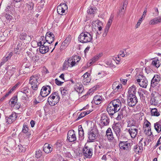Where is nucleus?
I'll list each match as a JSON object with an SVG mask.
<instances>
[{"label":"nucleus","mask_w":161,"mask_h":161,"mask_svg":"<svg viewBox=\"0 0 161 161\" xmlns=\"http://www.w3.org/2000/svg\"><path fill=\"white\" fill-rule=\"evenodd\" d=\"M40 75L39 74H34L30 78L29 84L31 85V88L35 91L37 90L39 82Z\"/></svg>","instance_id":"nucleus-1"},{"label":"nucleus","mask_w":161,"mask_h":161,"mask_svg":"<svg viewBox=\"0 0 161 161\" xmlns=\"http://www.w3.org/2000/svg\"><path fill=\"white\" fill-rule=\"evenodd\" d=\"M92 39V35L89 32L86 31L81 33L78 37V41L83 43L89 42Z\"/></svg>","instance_id":"nucleus-2"},{"label":"nucleus","mask_w":161,"mask_h":161,"mask_svg":"<svg viewBox=\"0 0 161 161\" xmlns=\"http://www.w3.org/2000/svg\"><path fill=\"white\" fill-rule=\"evenodd\" d=\"M77 56H72V57L67 58L65 60L63 64V70H67L69 67L71 68L75 66L76 62L75 58H77Z\"/></svg>","instance_id":"nucleus-3"},{"label":"nucleus","mask_w":161,"mask_h":161,"mask_svg":"<svg viewBox=\"0 0 161 161\" xmlns=\"http://www.w3.org/2000/svg\"><path fill=\"white\" fill-rule=\"evenodd\" d=\"M138 78L137 80V82L139 83V85L142 87L146 88L148 84V81L146 77L141 75H138Z\"/></svg>","instance_id":"nucleus-4"},{"label":"nucleus","mask_w":161,"mask_h":161,"mask_svg":"<svg viewBox=\"0 0 161 161\" xmlns=\"http://www.w3.org/2000/svg\"><path fill=\"white\" fill-rule=\"evenodd\" d=\"M138 102V100L136 95H128L127 103L130 107L134 106Z\"/></svg>","instance_id":"nucleus-5"},{"label":"nucleus","mask_w":161,"mask_h":161,"mask_svg":"<svg viewBox=\"0 0 161 161\" xmlns=\"http://www.w3.org/2000/svg\"><path fill=\"white\" fill-rule=\"evenodd\" d=\"M133 144L129 142L128 141H120L119 147L120 149L123 150H131Z\"/></svg>","instance_id":"nucleus-6"},{"label":"nucleus","mask_w":161,"mask_h":161,"mask_svg":"<svg viewBox=\"0 0 161 161\" xmlns=\"http://www.w3.org/2000/svg\"><path fill=\"white\" fill-rule=\"evenodd\" d=\"M112 128L116 136H119L121 134V129L122 128L121 123L119 122L116 123L114 122Z\"/></svg>","instance_id":"nucleus-7"},{"label":"nucleus","mask_w":161,"mask_h":161,"mask_svg":"<svg viewBox=\"0 0 161 161\" xmlns=\"http://www.w3.org/2000/svg\"><path fill=\"white\" fill-rule=\"evenodd\" d=\"M51 87L49 85L43 86L40 92V95L43 97H45L51 92Z\"/></svg>","instance_id":"nucleus-8"},{"label":"nucleus","mask_w":161,"mask_h":161,"mask_svg":"<svg viewBox=\"0 0 161 161\" xmlns=\"http://www.w3.org/2000/svg\"><path fill=\"white\" fill-rule=\"evenodd\" d=\"M106 110L110 116L113 115L115 113L119 110V109L117 108L111 103L108 104Z\"/></svg>","instance_id":"nucleus-9"},{"label":"nucleus","mask_w":161,"mask_h":161,"mask_svg":"<svg viewBox=\"0 0 161 161\" xmlns=\"http://www.w3.org/2000/svg\"><path fill=\"white\" fill-rule=\"evenodd\" d=\"M45 42H37V45L40 47L39 52L42 54H45L47 53L49 50V47L45 45Z\"/></svg>","instance_id":"nucleus-10"},{"label":"nucleus","mask_w":161,"mask_h":161,"mask_svg":"<svg viewBox=\"0 0 161 161\" xmlns=\"http://www.w3.org/2000/svg\"><path fill=\"white\" fill-rule=\"evenodd\" d=\"M97 130L95 129L89 130L88 132V137L89 142H92L96 138Z\"/></svg>","instance_id":"nucleus-11"},{"label":"nucleus","mask_w":161,"mask_h":161,"mask_svg":"<svg viewBox=\"0 0 161 161\" xmlns=\"http://www.w3.org/2000/svg\"><path fill=\"white\" fill-rule=\"evenodd\" d=\"M55 94L56 92H53L48 98L47 102L51 106H54L58 103V102H56V100H55L56 97Z\"/></svg>","instance_id":"nucleus-12"},{"label":"nucleus","mask_w":161,"mask_h":161,"mask_svg":"<svg viewBox=\"0 0 161 161\" xmlns=\"http://www.w3.org/2000/svg\"><path fill=\"white\" fill-rule=\"evenodd\" d=\"M109 119L108 117L105 114H103L101 115L100 123L103 126L108 125L109 123Z\"/></svg>","instance_id":"nucleus-13"},{"label":"nucleus","mask_w":161,"mask_h":161,"mask_svg":"<svg viewBox=\"0 0 161 161\" xmlns=\"http://www.w3.org/2000/svg\"><path fill=\"white\" fill-rule=\"evenodd\" d=\"M67 6L66 4L61 3L57 7V13L59 14L63 15V14L64 13L65 10H67Z\"/></svg>","instance_id":"nucleus-14"},{"label":"nucleus","mask_w":161,"mask_h":161,"mask_svg":"<svg viewBox=\"0 0 161 161\" xmlns=\"http://www.w3.org/2000/svg\"><path fill=\"white\" fill-rule=\"evenodd\" d=\"M67 140L70 142H73L76 139L75 131L73 130H69L67 133Z\"/></svg>","instance_id":"nucleus-15"},{"label":"nucleus","mask_w":161,"mask_h":161,"mask_svg":"<svg viewBox=\"0 0 161 161\" xmlns=\"http://www.w3.org/2000/svg\"><path fill=\"white\" fill-rule=\"evenodd\" d=\"M45 40L48 43H52L54 40V36L53 33L50 31L46 33Z\"/></svg>","instance_id":"nucleus-16"},{"label":"nucleus","mask_w":161,"mask_h":161,"mask_svg":"<svg viewBox=\"0 0 161 161\" xmlns=\"http://www.w3.org/2000/svg\"><path fill=\"white\" fill-rule=\"evenodd\" d=\"M20 39L24 41L26 43L29 42L31 40V37L30 36L27 35L25 33L22 32L21 33L19 36Z\"/></svg>","instance_id":"nucleus-17"},{"label":"nucleus","mask_w":161,"mask_h":161,"mask_svg":"<svg viewBox=\"0 0 161 161\" xmlns=\"http://www.w3.org/2000/svg\"><path fill=\"white\" fill-rule=\"evenodd\" d=\"M71 40V36L69 35L67 37L65 40L62 43V45L60 47L61 49H64L66 48L68 46Z\"/></svg>","instance_id":"nucleus-18"},{"label":"nucleus","mask_w":161,"mask_h":161,"mask_svg":"<svg viewBox=\"0 0 161 161\" xmlns=\"http://www.w3.org/2000/svg\"><path fill=\"white\" fill-rule=\"evenodd\" d=\"M21 41L19 40H16L15 42L16 44L17 45L16 47L14 48V52L15 53H17L20 50L22 49V44H23Z\"/></svg>","instance_id":"nucleus-19"},{"label":"nucleus","mask_w":161,"mask_h":161,"mask_svg":"<svg viewBox=\"0 0 161 161\" xmlns=\"http://www.w3.org/2000/svg\"><path fill=\"white\" fill-rule=\"evenodd\" d=\"M128 130L132 138H135L137 135L138 130L136 128L131 127Z\"/></svg>","instance_id":"nucleus-20"},{"label":"nucleus","mask_w":161,"mask_h":161,"mask_svg":"<svg viewBox=\"0 0 161 161\" xmlns=\"http://www.w3.org/2000/svg\"><path fill=\"white\" fill-rule=\"evenodd\" d=\"M75 90L79 93H81L84 90V86L81 83H77L75 86Z\"/></svg>","instance_id":"nucleus-21"},{"label":"nucleus","mask_w":161,"mask_h":161,"mask_svg":"<svg viewBox=\"0 0 161 161\" xmlns=\"http://www.w3.org/2000/svg\"><path fill=\"white\" fill-rule=\"evenodd\" d=\"M106 136L108 140L109 141H112L114 138L112 130L110 128H109L106 131Z\"/></svg>","instance_id":"nucleus-22"},{"label":"nucleus","mask_w":161,"mask_h":161,"mask_svg":"<svg viewBox=\"0 0 161 161\" xmlns=\"http://www.w3.org/2000/svg\"><path fill=\"white\" fill-rule=\"evenodd\" d=\"M63 144L64 143L63 142L60 141H58L55 144L54 147L56 148L57 150H64V147L63 146Z\"/></svg>","instance_id":"nucleus-23"},{"label":"nucleus","mask_w":161,"mask_h":161,"mask_svg":"<svg viewBox=\"0 0 161 161\" xmlns=\"http://www.w3.org/2000/svg\"><path fill=\"white\" fill-rule=\"evenodd\" d=\"M103 55V53H99V54H97L93 58H92V59L89 61V63L90 66L91 65H92L93 63L97 61Z\"/></svg>","instance_id":"nucleus-24"},{"label":"nucleus","mask_w":161,"mask_h":161,"mask_svg":"<svg viewBox=\"0 0 161 161\" xmlns=\"http://www.w3.org/2000/svg\"><path fill=\"white\" fill-rule=\"evenodd\" d=\"M79 138L80 140H82L84 138V131L81 125L78 126Z\"/></svg>","instance_id":"nucleus-25"},{"label":"nucleus","mask_w":161,"mask_h":161,"mask_svg":"<svg viewBox=\"0 0 161 161\" xmlns=\"http://www.w3.org/2000/svg\"><path fill=\"white\" fill-rule=\"evenodd\" d=\"M102 97L99 95H96L94 96L92 103L93 102L96 105L100 104L102 101Z\"/></svg>","instance_id":"nucleus-26"},{"label":"nucleus","mask_w":161,"mask_h":161,"mask_svg":"<svg viewBox=\"0 0 161 161\" xmlns=\"http://www.w3.org/2000/svg\"><path fill=\"white\" fill-rule=\"evenodd\" d=\"M12 53H10L8 54V55L7 56L3 58L2 59V61L0 64V67L11 58V57L12 56Z\"/></svg>","instance_id":"nucleus-27"},{"label":"nucleus","mask_w":161,"mask_h":161,"mask_svg":"<svg viewBox=\"0 0 161 161\" xmlns=\"http://www.w3.org/2000/svg\"><path fill=\"white\" fill-rule=\"evenodd\" d=\"M110 103H111L112 104L114 105L117 108L119 109V110L120 109V108L119 106L121 105V102L119 99H115L113 100Z\"/></svg>","instance_id":"nucleus-28"},{"label":"nucleus","mask_w":161,"mask_h":161,"mask_svg":"<svg viewBox=\"0 0 161 161\" xmlns=\"http://www.w3.org/2000/svg\"><path fill=\"white\" fill-rule=\"evenodd\" d=\"M136 87L134 85H133L128 89V95H136Z\"/></svg>","instance_id":"nucleus-29"},{"label":"nucleus","mask_w":161,"mask_h":161,"mask_svg":"<svg viewBox=\"0 0 161 161\" xmlns=\"http://www.w3.org/2000/svg\"><path fill=\"white\" fill-rule=\"evenodd\" d=\"M22 132L23 133L25 134L26 136H28V137L30 136L31 135L30 132L29 131L28 127L27 125H23Z\"/></svg>","instance_id":"nucleus-30"},{"label":"nucleus","mask_w":161,"mask_h":161,"mask_svg":"<svg viewBox=\"0 0 161 161\" xmlns=\"http://www.w3.org/2000/svg\"><path fill=\"white\" fill-rule=\"evenodd\" d=\"M119 112L125 118H126L127 116V109L125 106L122 108L120 109Z\"/></svg>","instance_id":"nucleus-31"},{"label":"nucleus","mask_w":161,"mask_h":161,"mask_svg":"<svg viewBox=\"0 0 161 161\" xmlns=\"http://www.w3.org/2000/svg\"><path fill=\"white\" fill-rule=\"evenodd\" d=\"M43 151H52L53 148L52 145L49 144L48 143H46L44 145L43 147Z\"/></svg>","instance_id":"nucleus-32"},{"label":"nucleus","mask_w":161,"mask_h":161,"mask_svg":"<svg viewBox=\"0 0 161 161\" xmlns=\"http://www.w3.org/2000/svg\"><path fill=\"white\" fill-rule=\"evenodd\" d=\"M133 150L134 151H139L140 150L143 151L142 145L141 142H139L138 144L133 146Z\"/></svg>","instance_id":"nucleus-33"},{"label":"nucleus","mask_w":161,"mask_h":161,"mask_svg":"<svg viewBox=\"0 0 161 161\" xmlns=\"http://www.w3.org/2000/svg\"><path fill=\"white\" fill-rule=\"evenodd\" d=\"M60 90L63 97L65 96L68 93V88L67 87H61L60 88Z\"/></svg>","instance_id":"nucleus-34"},{"label":"nucleus","mask_w":161,"mask_h":161,"mask_svg":"<svg viewBox=\"0 0 161 161\" xmlns=\"http://www.w3.org/2000/svg\"><path fill=\"white\" fill-rule=\"evenodd\" d=\"M160 122L159 121L154 124V128L158 133L161 131V125L160 124Z\"/></svg>","instance_id":"nucleus-35"},{"label":"nucleus","mask_w":161,"mask_h":161,"mask_svg":"<svg viewBox=\"0 0 161 161\" xmlns=\"http://www.w3.org/2000/svg\"><path fill=\"white\" fill-rule=\"evenodd\" d=\"M119 11L118 13V16L121 17L125 13L126 9L123 7L122 6L119 8Z\"/></svg>","instance_id":"nucleus-36"},{"label":"nucleus","mask_w":161,"mask_h":161,"mask_svg":"<svg viewBox=\"0 0 161 161\" xmlns=\"http://www.w3.org/2000/svg\"><path fill=\"white\" fill-rule=\"evenodd\" d=\"M151 114L152 115L158 116L160 115L158 111L156 108H152L151 110Z\"/></svg>","instance_id":"nucleus-37"},{"label":"nucleus","mask_w":161,"mask_h":161,"mask_svg":"<svg viewBox=\"0 0 161 161\" xmlns=\"http://www.w3.org/2000/svg\"><path fill=\"white\" fill-rule=\"evenodd\" d=\"M83 155L86 158H90L92 155V152H82Z\"/></svg>","instance_id":"nucleus-38"},{"label":"nucleus","mask_w":161,"mask_h":161,"mask_svg":"<svg viewBox=\"0 0 161 161\" xmlns=\"http://www.w3.org/2000/svg\"><path fill=\"white\" fill-rule=\"evenodd\" d=\"M159 23L157 17L151 19L149 22V24L151 25H153Z\"/></svg>","instance_id":"nucleus-39"},{"label":"nucleus","mask_w":161,"mask_h":161,"mask_svg":"<svg viewBox=\"0 0 161 161\" xmlns=\"http://www.w3.org/2000/svg\"><path fill=\"white\" fill-rule=\"evenodd\" d=\"M29 89L27 87H24L21 89L20 92L25 94L26 96H28L27 94L29 93Z\"/></svg>","instance_id":"nucleus-40"},{"label":"nucleus","mask_w":161,"mask_h":161,"mask_svg":"<svg viewBox=\"0 0 161 161\" xmlns=\"http://www.w3.org/2000/svg\"><path fill=\"white\" fill-rule=\"evenodd\" d=\"M113 19V17L111 16L106 25L105 27L109 28L112 23V22Z\"/></svg>","instance_id":"nucleus-41"},{"label":"nucleus","mask_w":161,"mask_h":161,"mask_svg":"<svg viewBox=\"0 0 161 161\" xmlns=\"http://www.w3.org/2000/svg\"><path fill=\"white\" fill-rule=\"evenodd\" d=\"M97 9L92 7H89L87 10V13L90 14H94L96 11Z\"/></svg>","instance_id":"nucleus-42"},{"label":"nucleus","mask_w":161,"mask_h":161,"mask_svg":"<svg viewBox=\"0 0 161 161\" xmlns=\"http://www.w3.org/2000/svg\"><path fill=\"white\" fill-rule=\"evenodd\" d=\"M17 116L16 113H12L9 116L8 118H9V119H11L13 121L14 120L17 118Z\"/></svg>","instance_id":"nucleus-43"},{"label":"nucleus","mask_w":161,"mask_h":161,"mask_svg":"<svg viewBox=\"0 0 161 161\" xmlns=\"http://www.w3.org/2000/svg\"><path fill=\"white\" fill-rule=\"evenodd\" d=\"M151 102L154 105H157L158 103V101L157 100V97H152L151 99Z\"/></svg>","instance_id":"nucleus-44"},{"label":"nucleus","mask_w":161,"mask_h":161,"mask_svg":"<svg viewBox=\"0 0 161 161\" xmlns=\"http://www.w3.org/2000/svg\"><path fill=\"white\" fill-rule=\"evenodd\" d=\"M31 64L30 62H26L24 64L22 68L23 69H30Z\"/></svg>","instance_id":"nucleus-45"},{"label":"nucleus","mask_w":161,"mask_h":161,"mask_svg":"<svg viewBox=\"0 0 161 161\" xmlns=\"http://www.w3.org/2000/svg\"><path fill=\"white\" fill-rule=\"evenodd\" d=\"M118 139H120L121 140H125L126 139V135L125 133L122 132L121 134L119 136L117 137Z\"/></svg>","instance_id":"nucleus-46"},{"label":"nucleus","mask_w":161,"mask_h":161,"mask_svg":"<svg viewBox=\"0 0 161 161\" xmlns=\"http://www.w3.org/2000/svg\"><path fill=\"white\" fill-rule=\"evenodd\" d=\"M152 79H154V80L158 83L160 80V76L158 75H155Z\"/></svg>","instance_id":"nucleus-47"},{"label":"nucleus","mask_w":161,"mask_h":161,"mask_svg":"<svg viewBox=\"0 0 161 161\" xmlns=\"http://www.w3.org/2000/svg\"><path fill=\"white\" fill-rule=\"evenodd\" d=\"M105 63L108 66H109L110 67L113 68L115 67V66L112 64L111 61H105Z\"/></svg>","instance_id":"nucleus-48"},{"label":"nucleus","mask_w":161,"mask_h":161,"mask_svg":"<svg viewBox=\"0 0 161 161\" xmlns=\"http://www.w3.org/2000/svg\"><path fill=\"white\" fill-rule=\"evenodd\" d=\"M152 64L157 68H158L160 66L158 60H153L152 62Z\"/></svg>","instance_id":"nucleus-49"},{"label":"nucleus","mask_w":161,"mask_h":161,"mask_svg":"<svg viewBox=\"0 0 161 161\" xmlns=\"http://www.w3.org/2000/svg\"><path fill=\"white\" fill-rule=\"evenodd\" d=\"M112 87L113 89L114 90V91L115 92H117L119 89L120 87V86L119 85H118V86H116V84L114 83L113 84ZM113 93H114V91H113Z\"/></svg>","instance_id":"nucleus-50"},{"label":"nucleus","mask_w":161,"mask_h":161,"mask_svg":"<svg viewBox=\"0 0 161 161\" xmlns=\"http://www.w3.org/2000/svg\"><path fill=\"white\" fill-rule=\"evenodd\" d=\"M28 8L30 10H32L33 9L34 6V3L32 2H30L29 4H27Z\"/></svg>","instance_id":"nucleus-51"},{"label":"nucleus","mask_w":161,"mask_h":161,"mask_svg":"<svg viewBox=\"0 0 161 161\" xmlns=\"http://www.w3.org/2000/svg\"><path fill=\"white\" fill-rule=\"evenodd\" d=\"M158 83L155 82V81L154 80V79H152L151 82V87H154L157 85Z\"/></svg>","instance_id":"nucleus-52"},{"label":"nucleus","mask_w":161,"mask_h":161,"mask_svg":"<svg viewBox=\"0 0 161 161\" xmlns=\"http://www.w3.org/2000/svg\"><path fill=\"white\" fill-rule=\"evenodd\" d=\"M123 118H125L122 115L119 113V112H118V116L116 118V120L118 121L121 120Z\"/></svg>","instance_id":"nucleus-53"},{"label":"nucleus","mask_w":161,"mask_h":161,"mask_svg":"<svg viewBox=\"0 0 161 161\" xmlns=\"http://www.w3.org/2000/svg\"><path fill=\"white\" fill-rule=\"evenodd\" d=\"M91 80V77L83 79V83L84 85H87V84L90 82Z\"/></svg>","instance_id":"nucleus-54"},{"label":"nucleus","mask_w":161,"mask_h":161,"mask_svg":"<svg viewBox=\"0 0 161 161\" xmlns=\"http://www.w3.org/2000/svg\"><path fill=\"white\" fill-rule=\"evenodd\" d=\"M95 29L99 26H103L102 22L99 20H97L96 21V24L95 25Z\"/></svg>","instance_id":"nucleus-55"},{"label":"nucleus","mask_w":161,"mask_h":161,"mask_svg":"<svg viewBox=\"0 0 161 161\" xmlns=\"http://www.w3.org/2000/svg\"><path fill=\"white\" fill-rule=\"evenodd\" d=\"M82 76L83 77V79L91 77L90 74L87 72L85 73Z\"/></svg>","instance_id":"nucleus-56"},{"label":"nucleus","mask_w":161,"mask_h":161,"mask_svg":"<svg viewBox=\"0 0 161 161\" xmlns=\"http://www.w3.org/2000/svg\"><path fill=\"white\" fill-rule=\"evenodd\" d=\"M109 29V28L105 27L104 30V32L103 34V37H105L107 36V33Z\"/></svg>","instance_id":"nucleus-57"},{"label":"nucleus","mask_w":161,"mask_h":161,"mask_svg":"<svg viewBox=\"0 0 161 161\" xmlns=\"http://www.w3.org/2000/svg\"><path fill=\"white\" fill-rule=\"evenodd\" d=\"M85 116H86V115L85 114V113L84 112L81 113L80 114L79 116L78 117L77 119L75 120V121H77V120L80 119L82 118L83 117H84Z\"/></svg>","instance_id":"nucleus-58"},{"label":"nucleus","mask_w":161,"mask_h":161,"mask_svg":"<svg viewBox=\"0 0 161 161\" xmlns=\"http://www.w3.org/2000/svg\"><path fill=\"white\" fill-rule=\"evenodd\" d=\"M31 59L32 61H33L34 62L36 63L39 60V58L38 57L36 56H34Z\"/></svg>","instance_id":"nucleus-59"},{"label":"nucleus","mask_w":161,"mask_h":161,"mask_svg":"<svg viewBox=\"0 0 161 161\" xmlns=\"http://www.w3.org/2000/svg\"><path fill=\"white\" fill-rule=\"evenodd\" d=\"M16 71V69L14 68L13 67L10 70L9 72L10 74V77H11V76L13 75L14 73Z\"/></svg>","instance_id":"nucleus-60"},{"label":"nucleus","mask_w":161,"mask_h":161,"mask_svg":"<svg viewBox=\"0 0 161 161\" xmlns=\"http://www.w3.org/2000/svg\"><path fill=\"white\" fill-rule=\"evenodd\" d=\"M55 83L58 86H61L62 84L64 83L63 82H61L58 80L57 78H56L55 80Z\"/></svg>","instance_id":"nucleus-61"},{"label":"nucleus","mask_w":161,"mask_h":161,"mask_svg":"<svg viewBox=\"0 0 161 161\" xmlns=\"http://www.w3.org/2000/svg\"><path fill=\"white\" fill-rule=\"evenodd\" d=\"M85 149L86 150V151H91L92 150V149L89 147L87 146H86V144L85 146V147L83 149L82 151H85Z\"/></svg>","instance_id":"nucleus-62"},{"label":"nucleus","mask_w":161,"mask_h":161,"mask_svg":"<svg viewBox=\"0 0 161 161\" xmlns=\"http://www.w3.org/2000/svg\"><path fill=\"white\" fill-rule=\"evenodd\" d=\"M42 154V152H36L35 157L37 158H40Z\"/></svg>","instance_id":"nucleus-63"},{"label":"nucleus","mask_w":161,"mask_h":161,"mask_svg":"<svg viewBox=\"0 0 161 161\" xmlns=\"http://www.w3.org/2000/svg\"><path fill=\"white\" fill-rule=\"evenodd\" d=\"M26 53L27 54L28 56L31 58V59L32 58L34 55V53L32 51H27L26 52Z\"/></svg>","instance_id":"nucleus-64"}]
</instances>
